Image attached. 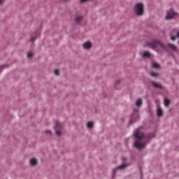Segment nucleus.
<instances>
[{
    "mask_svg": "<svg viewBox=\"0 0 179 179\" xmlns=\"http://www.w3.org/2000/svg\"><path fill=\"white\" fill-rule=\"evenodd\" d=\"M136 140L134 143V146L137 149H143L146 146V143L149 142L150 139V136H145V134L138 129L134 133Z\"/></svg>",
    "mask_w": 179,
    "mask_h": 179,
    "instance_id": "1",
    "label": "nucleus"
},
{
    "mask_svg": "<svg viewBox=\"0 0 179 179\" xmlns=\"http://www.w3.org/2000/svg\"><path fill=\"white\" fill-rule=\"evenodd\" d=\"M146 47H148L149 48H152V50H156L157 47H159V48H162L163 50L166 49V46L164 45V44L155 39H153L151 42L148 43L146 45Z\"/></svg>",
    "mask_w": 179,
    "mask_h": 179,
    "instance_id": "2",
    "label": "nucleus"
},
{
    "mask_svg": "<svg viewBox=\"0 0 179 179\" xmlns=\"http://www.w3.org/2000/svg\"><path fill=\"white\" fill-rule=\"evenodd\" d=\"M134 10L138 16H142V15L145 13V7L143 6V3H137L134 7Z\"/></svg>",
    "mask_w": 179,
    "mask_h": 179,
    "instance_id": "3",
    "label": "nucleus"
},
{
    "mask_svg": "<svg viewBox=\"0 0 179 179\" xmlns=\"http://www.w3.org/2000/svg\"><path fill=\"white\" fill-rule=\"evenodd\" d=\"M176 16H177V13H174V10H169L167 11L166 19V20H169V19H173Z\"/></svg>",
    "mask_w": 179,
    "mask_h": 179,
    "instance_id": "4",
    "label": "nucleus"
},
{
    "mask_svg": "<svg viewBox=\"0 0 179 179\" xmlns=\"http://www.w3.org/2000/svg\"><path fill=\"white\" fill-rule=\"evenodd\" d=\"M55 124H56V126L55 127V129L56 131V134H57V135H58V136H60V135H61V129L62 127L61 124L59 123V122L56 121Z\"/></svg>",
    "mask_w": 179,
    "mask_h": 179,
    "instance_id": "5",
    "label": "nucleus"
},
{
    "mask_svg": "<svg viewBox=\"0 0 179 179\" xmlns=\"http://www.w3.org/2000/svg\"><path fill=\"white\" fill-rule=\"evenodd\" d=\"M83 47L85 48V50H90L92 48V43L90 41L85 42L83 44Z\"/></svg>",
    "mask_w": 179,
    "mask_h": 179,
    "instance_id": "6",
    "label": "nucleus"
},
{
    "mask_svg": "<svg viewBox=\"0 0 179 179\" xmlns=\"http://www.w3.org/2000/svg\"><path fill=\"white\" fill-rule=\"evenodd\" d=\"M128 164H122L119 166L117 168L113 170V173H115L116 170H124V169H127Z\"/></svg>",
    "mask_w": 179,
    "mask_h": 179,
    "instance_id": "7",
    "label": "nucleus"
},
{
    "mask_svg": "<svg viewBox=\"0 0 179 179\" xmlns=\"http://www.w3.org/2000/svg\"><path fill=\"white\" fill-rule=\"evenodd\" d=\"M152 86H154V87H156L157 89H162V85H160L159 83L152 82Z\"/></svg>",
    "mask_w": 179,
    "mask_h": 179,
    "instance_id": "8",
    "label": "nucleus"
},
{
    "mask_svg": "<svg viewBox=\"0 0 179 179\" xmlns=\"http://www.w3.org/2000/svg\"><path fill=\"white\" fill-rule=\"evenodd\" d=\"M83 19V16H82V15H77L76 17V22L77 23H80V22H82Z\"/></svg>",
    "mask_w": 179,
    "mask_h": 179,
    "instance_id": "9",
    "label": "nucleus"
},
{
    "mask_svg": "<svg viewBox=\"0 0 179 179\" xmlns=\"http://www.w3.org/2000/svg\"><path fill=\"white\" fill-rule=\"evenodd\" d=\"M157 115L158 117H162V115H163V109L160 107H158L157 108Z\"/></svg>",
    "mask_w": 179,
    "mask_h": 179,
    "instance_id": "10",
    "label": "nucleus"
},
{
    "mask_svg": "<svg viewBox=\"0 0 179 179\" xmlns=\"http://www.w3.org/2000/svg\"><path fill=\"white\" fill-rule=\"evenodd\" d=\"M142 104H143L142 99H137V101L136 102V106H137V107H141V106H142Z\"/></svg>",
    "mask_w": 179,
    "mask_h": 179,
    "instance_id": "11",
    "label": "nucleus"
},
{
    "mask_svg": "<svg viewBox=\"0 0 179 179\" xmlns=\"http://www.w3.org/2000/svg\"><path fill=\"white\" fill-rule=\"evenodd\" d=\"M30 164L31 166H36L37 164V159L34 158L30 159Z\"/></svg>",
    "mask_w": 179,
    "mask_h": 179,
    "instance_id": "12",
    "label": "nucleus"
},
{
    "mask_svg": "<svg viewBox=\"0 0 179 179\" xmlns=\"http://www.w3.org/2000/svg\"><path fill=\"white\" fill-rule=\"evenodd\" d=\"M168 47L169 48H171V50H173V51H176V50H177V47L171 43L168 44Z\"/></svg>",
    "mask_w": 179,
    "mask_h": 179,
    "instance_id": "13",
    "label": "nucleus"
},
{
    "mask_svg": "<svg viewBox=\"0 0 179 179\" xmlns=\"http://www.w3.org/2000/svg\"><path fill=\"white\" fill-rule=\"evenodd\" d=\"M143 57H144V58H149V57H150V53L148 51L144 52Z\"/></svg>",
    "mask_w": 179,
    "mask_h": 179,
    "instance_id": "14",
    "label": "nucleus"
},
{
    "mask_svg": "<svg viewBox=\"0 0 179 179\" xmlns=\"http://www.w3.org/2000/svg\"><path fill=\"white\" fill-rule=\"evenodd\" d=\"M164 104L166 107H169L170 106V100L165 99H164Z\"/></svg>",
    "mask_w": 179,
    "mask_h": 179,
    "instance_id": "15",
    "label": "nucleus"
},
{
    "mask_svg": "<svg viewBox=\"0 0 179 179\" xmlns=\"http://www.w3.org/2000/svg\"><path fill=\"white\" fill-rule=\"evenodd\" d=\"M152 66H153V68H155V69L160 68V65H159V64H157V63H154L152 64Z\"/></svg>",
    "mask_w": 179,
    "mask_h": 179,
    "instance_id": "16",
    "label": "nucleus"
},
{
    "mask_svg": "<svg viewBox=\"0 0 179 179\" xmlns=\"http://www.w3.org/2000/svg\"><path fill=\"white\" fill-rule=\"evenodd\" d=\"M87 128H93V122H89L87 124Z\"/></svg>",
    "mask_w": 179,
    "mask_h": 179,
    "instance_id": "17",
    "label": "nucleus"
},
{
    "mask_svg": "<svg viewBox=\"0 0 179 179\" xmlns=\"http://www.w3.org/2000/svg\"><path fill=\"white\" fill-rule=\"evenodd\" d=\"M31 57H33V52L32 51H29L27 54V57L28 58H31Z\"/></svg>",
    "mask_w": 179,
    "mask_h": 179,
    "instance_id": "18",
    "label": "nucleus"
},
{
    "mask_svg": "<svg viewBox=\"0 0 179 179\" xmlns=\"http://www.w3.org/2000/svg\"><path fill=\"white\" fill-rule=\"evenodd\" d=\"M55 75H56L57 76H58L59 75V70L58 69H56L55 71Z\"/></svg>",
    "mask_w": 179,
    "mask_h": 179,
    "instance_id": "19",
    "label": "nucleus"
},
{
    "mask_svg": "<svg viewBox=\"0 0 179 179\" xmlns=\"http://www.w3.org/2000/svg\"><path fill=\"white\" fill-rule=\"evenodd\" d=\"M151 76H152L153 78H156V76H158V74L156 73H151Z\"/></svg>",
    "mask_w": 179,
    "mask_h": 179,
    "instance_id": "20",
    "label": "nucleus"
},
{
    "mask_svg": "<svg viewBox=\"0 0 179 179\" xmlns=\"http://www.w3.org/2000/svg\"><path fill=\"white\" fill-rule=\"evenodd\" d=\"M36 41V37H31V41Z\"/></svg>",
    "mask_w": 179,
    "mask_h": 179,
    "instance_id": "21",
    "label": "nucleus"
},
{
    "mask_svg": "<svg viewBox=\"0 0 179 179\" xmlns=\"http://www.w3.org/2000/svg\"><path fill=\"white\" fill-rule=\"evenodd\" d=\"M87 0H81L80 2L81 3H84V2H87Z\"/></svg>",
    "mask_w": 179,
    "mask_h": 179,
    "instance_id": "22",
    "label": "nucleus"
},
{
    "mask_svg": "<svg viewBox=\"0 0 179 179\" xmlns=\"http://www.w3.org/2000/svg\"><path fill=\"white\" fill-rule=\"evenodd\" d=\"M3 2H5V0H0V5H1V3H3Z\"/></svg>",
    "mask_w": 179,
    "mask_h": 179,
    "instance_id": "23",
    "label": "nucleus"
},
{
    "mask_svg": "<svg viewBox=\"0 0 179 179\" xmlns=\"http://www.w3.org/2000/svg\"><path fill=\"white\" fill-rule=\"evenodd\" d=\"M3 68H5V66H6V65H3Z\"/></svg>",
    "mask_w": 179,
    "mask_h": 179,
    "instance_id": "24",
    "label": "nucleus"
},
{
    "mask_svg": "<svg viewBox=\"0 0 179 179\" xmlns=\"http://www.w3.org/2000/svg\"><path fill=\"white\" fill-rule=\"evenodd\" d=\"M117 84L120 83V81H117Z\"/></svg>",
    "mask_w": 179,
    "mask_h": 179,
    "instance_id": "25",
    "label": "nucleus"
},
{
    "mask_svg": "<svg viewBox=\"0 0 179 179\" xmlns=\"http://www.w3.org/2000/svg\"><path fill=\"white\" fill-rule=\"evenodd\" d=\"M134 111H137L138 112V110H135Z\"/></svg>",
    "mask_w": 179,
    "mask_h": 179,
    "instance_id": "26",
    "label": "nucleus"
},
{
    "mask_svg": "<svg viewBox=\"0 0 179 179\" xmlns=\"http://www.w3.org/2000/svg\"><path fill=\"white\" fill-rule=\"evenodd\" d=\"M173 32H176V30H173Z\"/></svg>",
    "mask_w": 179,
    "mask_h": 179,
    "instance_id": "27",
    "label": "nucleus"
},
{
    "mask_svg": "<svg viewBox=\"0 0 179 179\" xmlns=\"http://www.w3.org/2000/svg\"><path fill=\"white\" fill-rule=\"evenodd\" d=\"M122 160H123V162H124V160H125V159H123Z\"/></svg>",
    "mask_w": 179,
    "mask_h": 179,
    "instance_id": "28",
    "label": "nucleus"
},
{
    "mask_svg": "<svg viewBox=\"0 0 179 179\" xmlns=\"http://www.w3.org/2000/svg\"><path fill=\"white\" fill-rule=\"evenodd\" d=\"M64 1H68V0H64Z\"/></svg>",
    "mask_w": 179,
    "mask_h": 179,
    "instance_id": "29",
    "label": "nucleus"
}]
</instances>
